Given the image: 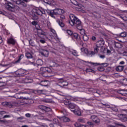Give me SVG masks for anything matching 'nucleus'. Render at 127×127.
I'll use <instances>...</instances> for the list:
<instances>
[{"instance_id":"nucleus-1","label":"nucleus","mask_w":127,"mask_h":127,"mask_svg":"<svg viewBox=\"0 0 127 127\" xmlns=\"http://www.w3.org/2000/svg\"><path fill=\"white\" fill-rule=\"evenodd\" d=\"M69 18L70 19L69 21V24H70L71 26L75 25L76 28L79 30V33H80L81 35L84 36L86 35V31L83 29V25H82L81 21L73 14L69 15Z\"/></svg>"},{"instance_id":"nucleus-2","label":"nucleus","mask_w":127,"mask_h":127,"mask_svg":"<svg viewBox=\"0 0 127 127\" xmlns=\"http://www.w3.org/2000/svg\"><path fill=\"white\" fill-rule=\"evenodd\" d=\"M5 1V7L8 10L13 11V9L15 7V4L22 5V6H26V3L22 2V0H4Z\"/></svg>"},{"instance_id":"nucleus-3","label":"nucleus","mask_w":127,"mask_h":127,"mask_svg":"<svg viewBox=\"0 0 127 127\" xmlns=\"http://www.w3.org/2000/svg\"><path fill=\"white\" fill-rule=\"evenodd\" d=\"M32 12L34 15L41 16L43 19H45V17L47 16L45 10L42 8H34L32 10Z\"/></svg>"},{"instance_id":"nucleus-4","label":"nucleus","mask_w":127,"mask_h":127,"mask_svg":"<svg viewBox=\"0 0 127 127\" xmlns=\"http://www.w3.org/2000/svg\"><path fill=\"white\" fill-rule=\"evenodd\" d=\"M48 14L51 15L52 17H54V14H62L64 13V10L61 8H56L52 11H49L48 12Z\"/></svg>"},{"instance_id":"nucleus-5","label":"nucleus","mask_w":127,"mask_h":127,"mask_svg":"<svg viewBox=\"0 0 127 127\" xmlns=\"http://www.w3.org/2000/svg\"><path fill=\"white\" fill-rule=\"evenodd\" d=\"M71 37L72 40H74V41H76L77 43H79L80 42V44H82V45L84 44V43H83V42L81 41V37L76 33H74L72 34Z\"/></svg>"},{"instance_id":"nucleus-6","label":"nucleus","mask_w":127,"mask_h":127,"mask_svg":"<svg viewBox=\"0 0 127 127\" xmlns=\"http://www.w3.org/2000/svg\"><path fill=\"white\" fill-rule=\"evenodd\" d=\"M49 126L50 127H62L60 121L57 118L54 119L53 123L50 124Z\"/></svg>"},{"instance_id":"nucleus-7","label":"nucleus","mask_w":127,"mask_h":127,"mask_svg":"<svg viewBox=\"0 0 127 127\" xmlns=\"http://www.w3.org/2000/svg\"><path fill=\"white\" fill-rule=\"evenodd\" d=\"M15 74L18 77L24 76L26 74V70L20 68L15 71Z\"/></svg>"},{"instance_id":"nucleus-8","label":"nucleus","mask_w":127,"mask_h":127,"mask_svg":"<svg viewBox=\"0 0 127 127\" xmlns=\"http://www.w3.org/2000/svg\"><path fill=\"white\" fill-rule=\"evenodd\" d=\"M60 17L61 19H58L57 20V22L58 23V24L61 27H64V26H65V24H64L63 20L62 19H65V16L64 15H61Z\"/></svg>"},{"instance_id":"nucleus-9","label":"nucleus","mask_w":127,"mask_h":127,"mask_svg":"<svg viewBox=\"0 0 127 127\" xmlns=\"http://www.w3.org/2000/svg\"><path fill=\"white\" fill-rule=\"evenodd\" d=\"M33 80L29 77L27 76L25 78H22L21 80V83L24 84H28L30 83H32Z\"/></svg>"},{"instance_id":"nucleus-10","label":"nucleus","mask_w":127,"mask_h":127,"mask_svg":"<svg viewBox=\"0 0 127 127\" xmlns=\"http://www.w3.org/2000/svg\"><path fill=\"white\" fill-rule=\"evenodd\" d=\"M105 41H104L103 39H101L96 43V47L95 48H98V49H99V48L103 47Z\"/></svg>"},{"instance_id":"nucleus-11","label":"nucleus","mask_w":127,"mask_h":127,"mask_svg":"<svg viewBox=\"0 0 127 127\" xmlns=\"http://www.w3.org/2000/svg\"><path fill=\"white\" fill-rule=\"evenodd\" d=\"M58 120L61 124H62V123H68L70 122V119L66 117H60Z\"/></svg>"},{"instance_id":"nucleus-12","label":"nucleus","mask_w":127,"mask_h":127,"mask_svg":"<svg viewBox=\"0 0 127 127\" xmlns=\"http://www.w3.org/2000/svg\"><path fill=\"white\" fill-rule=\"evenodd\" d=\"M40 71H42V73H45L46 72L51 73V72H52V69L48 67H42L40 68Z\"/></svg>"},{"instance_id":"nucleus-13","label":"nucleus","mask_w":127,"mask_h":127,"mask_svg":"<svg viewBox=\"0 0 127 127\" xmlns=\"http://www.w3.org/2000/svg\"><path fill=\"white\" fill-rule=\"evenodd\" d=\"M32 65H34V66H42L43 65V61L41 60V59L37 60L36 62V64L34 62L31 63Z\"/></svg>"},{"instance_id":"nucleus-14","label":"nucleus","mask_w":127,"mask_h":127,"mask_svg":"<svg viewBox=\"0 0 127 127\" xmlns=\"http://www.w3.org/2000/svg\"><path fill=\"white\" fill-rule=\"evenodd\" d=\"M91 119L93 123H95V124H100V119L98 118V117L95 115L92 116L91 117Z\"/></svg>"},{"instance_id":"nucleus-15","label":"nucleus","mask_w":127,"mask_h":127,"mask_svg":"<svg viewBox=\"0 0 127 127\" xmlns=\"http://www.w3.org/2000/svg\"><path fill=\"white\" fill-rule=\"evenodd\" d=\"M7 42L8 44H11V45L14 46L15 45V43H16V41L12 38H10L7 39Z\"/></svg>"},{"instance_id":"nucleus-16","label":"nucleus","mask_w":127,"mask_h":127,"mask_svg":"<svg viewBox=\"0 0 127 127\" xmlns=\"http://www.w3.org/2000/svg\"><path fill=\"white\" fill-rule=\"evenodd\" d=\"M118 94H120L122 96H127V89H119L118 90Z\"/></svg>"},{"instance_id":"nucleus-17","label":"nucleus","mask_w":127,"mask_h":127,"mask_svg":"<svg viewBox=\"0 0 127 127\" xmlns=\"http://www.w3.org/2000/svg\"><path fill=\"white\" fill-rule=\"evenodd\" d=\"M39 108L40 109H41V110H42L43 111H45V112H50V111H51V108L43 105H40L39 106Z\"/></svg>"},{"instance_id":"nucleus-18","label":"nucleus","mask_w":127,"mask_h":127,"mask_svg":"<svg viewBox=\"0 0 127 127\" xmlns=\"http://www.w3.org/2000/svg\"><path fill=\"white\" fill-rule=\"evenodd\" d=\"M37 34L40 38H44V37L45 36V32L41 30L38 31Z\"/></svg>"},{"instance_id":"nucleus-19","label":"nucleus","mask_w":127,"mask_h":127,"mask_svg":"<svg viewBox=\"0 0 127 127\" xmlns=\"http://www.w3.org/2000/svg\"><path fill=\"white\" fill-rule=\"evenodd\" d=\"M49 84L48 80H42L40 82V85L43 87H47Z\"/></svg>"},{"instance_id":"nucleus-20","label":"nucleus","mask_w":127,"mask_h":127,"mask_svg":"<svg viewBox=\"0 0 127 127\" xmlns=\"http://www.w3.org/2000/svg\"><path fill=\"white\" fill-rule=\"evenodd\" d=\"M73 112L75 115L76 116H80L81 115V110H80V108L77 107L76 109H75L73 111Z\"/></svg>"},{"instance_id":"nucleus-21","label":"nucleus","mask_w":127,"mask_h":127,"mask_svg":"<svg viewBox=\"0 0 127 127\" xmlns=\"http://www.w3.org/2000/svg\"><path fill=\"white\" fill-rule=\"evenodd\" d=\"M41 54L43 55V56L47 57L49 54V52H48L47 50H42L41 52Z\"/></svg>"},{"instance_id":"nucleus-22","label":"nucleus","mask_w":127,"mask_h":127,"mask_svg":"<svg viewBox=\"0 0 127 127\" xmlns=\"http://www.w3.org/2000/svg\"><path fill=\"white\" fill-rule=\"evenodd\" d=\"M4 114H6L5 111H0V123H1L2 124L5 123V121L0 120L2 118V115H4Z\"/></svg>"},{"instance_id":"nucleus-23","label":"nucleus","mask_w":127,"mask_h":127,"mask_svg":"<svg viewBox=\"0 0 127 127\" xmlns=\"http://www.w3.org/2000/svg\"><path fill=\"white\" fill-rule=\"evenodd\" d=\"M77 107L78 106H77L76 104L70 103L68 105V107L67 108H68V109H76Z\"/></svg>"},{"instance_id":"nucleus-24","label":"nucleus","mask_w":127,"mask_h":127,"mask_svg":"<svg viewBox=\"0 0 127 127\" xmlns=\"http://www.w3.org/2000/svg\"><path fill=\"white\" fill-rule=\"evenodd\" d=\"M51 31L54 34V36L57 40H60L58 37V35H57V34L56 33V31H55V30L54 29H51Z\"/></svg>"},{"instance_id":"nucleus-25","label":"nucleus","mask_w":127,"mask_h":127,"mask_svg":"<svg viewBox=\"0 0 127 127\" xmlns=\"http://www.w3.org/2000/svg\"><path fill=\"white\" fill-rule=\"evenodd\" d=\"M124 68H125L124 66L119 65L116 67V71H117V72H122V71L124 70Z\"/></svg>"},{"instance_id":"nucleus-26","label":"nucleus","mask_w":127,"mask_h":127,"mask_svg":"<svg viewBox=\"0 0 127 127\" xmlns=\"http://www.w3.org/2000/svg\"><path fill=\"white\" fill-rule=\"evenodd\" d=\"M98 51H99V49H98V48H95L94 51H91L90 55H91V56H94L96 53H98Z\"/></svg>"},{"instance_id":"nucleus-27","label":"nucleus","mask_w":127,"mask_h":127,"mask_svg":"<svg viewBox=\"0 0 127 127\" xmlns=\"http://www.w3.org/2000/svg\"><path fill=\"white\" fill-rule=\"evenodd\" d=\"M120 119H121V121H122V122H127V116H126V115H125L124 114H121L120 115Z\"/></svg>"},{"instance_id":"nucleus-28","label":"nucleus","mask_w":127,"mask_h":127,"mask_svg":"<svg viewBox=\"0 0 127 127\" xmlns=\"http://www.w3.org/2000/svg\"><path fill=\"white\" fill-rule=\"evenodd\" d=\"M59 85L60 86V87H65L66 86H68V83L65 84V82H64V80H62V81L59 82Z\"/></svg>"},{"instance_id":"nucleus-29","label":"nucleus","mask_w":127,"mask_h":127,"mask_svg":"<svg viewBox=\"0 0 127 127\" xmlns=\"http://www.w3.org/2000/svg\"><path fill=\"white\" fill-rule=\"evenodd\" d=\"M24 57V55H23V54H21L18 57V59L15 62V63H19L21 59H22V58H23Z\"/></svg>"},{"instance_id":"nucleus-30","label":"nucleus","mask_w":127,"mask_h":127,"mask_svg":"<svg viewBox=\"0 0 127 127\" xmlns=\"http://www.w3.org/2000/svg\"><path fill=\"white\" fill-rule=\"evenodd\" d=\"M49 73L50 72H42V76H43V77H45V78H47L48 77H50V76L48 75Z\"/></svg>"},{"instance_id":"nucleus-31","label":"nucleus","mask_w":127,"mask_h":127,"mask_svg":"<svg viewBox=\"0 0 127 127\" xmlns=\"http://www.w3.org/2000/svg\"><path fill=\"white\" fill-rule=\"evenodd\" d=\"M25 56L28 59H30V58H32V55L29 52L26 53Z\"/></svg>"},{"instance_id":"nucleus-32","label":"nucleus","mask_w":127,"mask_h":127,"mask_svg":"<svg viewBox=\"0 0 127 127\" xmlns=\"http://www.w3.org/2000/svg\"><path fill=\"white\" fill-rule=\"evenodd\" d=\"M82 39L84 41H88L89 40V37L85 34L82 36Z\"/></svg>"},{"instance_id":"nucleus-33","label":"nucleus","mask_w":127,"mask_h":127,"mask_svg":"<svg viewBox=\"0 0 127 127\" xmlns=\"http://www.w3.org/2000/svg\"><path fill=\"white\" fill-rule=\"evenodd\" d=\"M115 46L116 48H122V44L119 42L115 43Z\"/></svg>"},{"instance_id":"nucleus-34","label":"nucleus","mask_w":127,"mask_h":127,"mask_svg":"<svg viewBox=\"0 0 127 127\" xmlns=\"http://www.w3.org/2000/svg\"><path fill=\"white\" fill-rule=\"evenodd\" d=\"M121 83L125 86H127V78H124L121 81Z\"/></svg>"},{"instance_id":"nucleus-35","label":"nucleus","mask_w":127,"mask_h":127,"mask_svg":"<svg viewBox=\"0 0 127 127\" xmlns=\"http://www.w3.org/2000/svg\"><path fill=\"white\" fill-rule=\"evenodd\" d=\"M64 104L66 107L68 108L69 107V105H70V103L69 100H65L64 101Z\"/></svg>"},{"instance_id":"nucleus-36","label":"nucleus","mask_w":127,"mask_h":127,"mask_svg":"<svg viewBox=\"0 0 127 127\" xmlns=\"http://www.w3.org/2000/svg\"><path fill=\"white\" fill-rule=\"evenodd\" d=\"M58 64H56V63H52L50 65V67L52 68L53 67H58Z\"/></svg>"},{"instance_id":"nucleus-37","label":"nucleus","mask_w":127,"mask_h":127,"mask_svg":"<svg viewBox=\"0 0 127 127\" xmlns=\"http://www.w3.org/2000/svg\"><path fill=\"white\" fill-rule=\"evenodd\" d=\"M70 2L72 4H74V5H78V1L76 0H70Z\"/></svg>"},{"instance_id":"nucleus-38","label":"nucleus","mask_w":127,"mask_h":127,"mask_svg":"<svg viewBox=\"0 0 127 127\" xmlns=\"http://www.w3.org/2000/svg\"><path fill=\"white\" fill-rule=\"evenodd\" d=\"M72 55H74V56H79V55H78V52L76 51V50H73L72 52Z\"/></svg>"},{"instance_id":"nucleus-39","label":"nucleus","mask_w":127,"mask_h":127,"mask_svg":"<svg viewBox=\"0 0 127 127\" xmlns=\"http://www.w3.org/2000/svg\"><path fill=\"white\" fill-rule=\"evenodd\" d=\"M66 32L68 35L71 37V36L74 34L73 33V31L70 30H67Z\"/></svg>"},{"instance_id":"nucleus-40","label":"nucleus","mask_w":127,"mask_h":127,"mask_svg":"<svg viewBox=\"0 0 127 127\" xmlns=\"http://www.w3.org/2000/svg\"><path fill=\"white\" fill-rule=\"evenodd\" d=\"M29 44L30 45H31V46H34V42L31 39L29 41Z\"/></svg>"},{"instance_id":"nucleus-41","label":"nucleus","mask_w":127,"mask_h":127,"mask_svg":"<svg viewBox=\"0 0 127 127\" xmlns=\"http://www.w3.org/2000/svg\"><path fill=\"white\" fill-rule=\"evenodd\" d=\"M120 36L121 37H126L127 36V33L126 32H122L120 34Z\"/></svg>"},{"instance_id":"nucleus-42","label":"nucleus","mask_w":127,"mask_h":127,"mask_svg":"<svg viewBox=\"0 0 127 127\" xmlns=\"http://www.w3.org/2000/svg\"><path fill=\"white\" fill-rule=\"evenodd\" d=\"M77 6L79 7L80 9H82L84 8V6H83V5H82L81 4L78 3V4L77 5Z\"/></svg>"},{"instance_id":"nucleus-43","label":"nucleus","mask_w":127,"mask_h":127,"mask_svg":"<svg viewBox=\"0 0 127 127\" xmlns=\"http://www.w3.org/2000/svg\"><path fill=\"white\" fill-rule=\"evenodd\" d=\"M93 93L94 94H98L99 95H100V91H99V90H98V89L94 90V91H93Z\"/></svg>"},{"instance_id":"nucleus-44","label":"nucleus","mask_w":127,"mask_h":127,"mask_svg":"<svg viewBox=\"0 0 127 127\" xmlns=\"http://www.w3.org/2000/svg\"><path fill=\"white\" fill-rule=\"evenodd\" d=\"M98 71H100V72H103V71H104V70H105V68H104V67H98Z\"/></svg>"},{"instance_id":"nucleus-45","label":"nucleus","mask_w":127,"mask_h":127,"mask_svg":"<svg viewBox=\"0 0 127 127\" xmlns=\"http://www.w3.org/2000/svg\"><path fill=\"white\" fill-rule=\"evenodd\" d=\"M103 106L104 107H105V108H106L107 109H110V108H111V106L107 104H104Z\"/></svg>"},{"instance_id":"nucleus-46","label":"nucleus","mask_w":127,"mask_h":127,"mask_svg":"<svg viewBox=\"0 0 127 127\" xmlns=\"http://www.w3.org/2000/svg\"><path fill=\"white\" fill-rule=\"evenodd\" d=\"M78 122H79V123H85V120L83 119H78Z\"/></svg>"},{"instance_id":"nucleus-47","label":"nucleus","mask_w":127,"mask_h":127,"mask_svg":"<svg viewBox=\"0 0 127 127\" xmlns=\"http://www.w3.org/2000/svg\"><path fill=\"white\" fill-rule=\"evenodd\" d=\"M86 72H92V73H94V72H95V71H94V70H93L92 69L87 68V69H86Z\"/></svg>"},{"instance_id":"nucleus-48","label":"nucleus","mask_w":127,"mask_h":127,"mask_svg":"<svg viewBox=\"0 0 127 127\" xmlns=\"http://www.w3.org/2000/svg\"><path fill=\"white\" fill-rule=\"evenodd\" d=\"M91 65H93V66H98V65H100V64L99 63H91Z\"/></svg>"},{"instance_id":"nucleus-49","label":"nucleus","mask_w":127,"mask_h":127,"mask_svg":"<svg viewBox=\"0 0 127 127\" xmlns=\"http://www.w3.org/2000/svg\"><path fill=\"white\" fill-rule=\"evenodd\" d=\"M45 101H46V103H51L53 102L52 100H51V99H46Z\"/></svg>"},{"instance_id":"nucleus-50","label":"nucleus","mask_w":127,"mask_h":127,"mask_svg":"<svg viewBox=\"0 0 127 127\" xmlns=\"http://www.w3.org/2000/svg\"><path fill=\"white\" fill-rule=\"evenodd\" d=\"M113 111H114V112H119V110L117 107L113 108Z\"/></svg>"},{"instance_id":"nucleus-51","label":"nucleus","mask_w":127,"mask_h":127,"mask_svg":"<svg viewBox=\"0 0 127 127\" xmlns=\"http://www.w3.org/2000/svg\"><path fill=\"white\" fill-rule=\"evenodd\" d=\"M0 14H2V15H5L6 12L4 11H0Z\"/></svg>"},{"instance_id":"nucleus-52","label":"nucleus","mask_w":127,"mask_h":127,"mask_svg":"<svg viewBox=\"0 0 127 127\" xmlns=\"http://www.w3.org/2000/svg\"><path fill=\"white\" fill-rule=\"evenodd\" d=\"M1 78L0 77V87H2L3 86V82L1 81Z\"/></svg>"},{"instance_id":"nucleus-53","label":"nucleus","mask_w":127,"mask_h":127,"mask_svg":"<svg viewBox=\"0 0 127 127\" xmlns=\"http://www.w3.org/2000/svg\"><path fill=\"white\" fill-rule=\"evenodd\" d=\"M22 2L26 4L27 2H29V0H22Z\"/></svg>"},{"instance_id":"nucleus-54","label":"nucleus","mask_w":127,"mask_h":127,"mask_svg":"<svg viewBox=\"0 0 127 127\" xmlns=\"http://www.w3.org/2000/svg\"><path fill=\"white\" fill-rule=\"evenodd\" d=\"M96 39H97V38L94 36H92L91 38V40H92L93 41H95Z\"/></svg>"},{"instance_id":"nucleus-55","label":"nucleus","mask_w":127,"mask_h":127,"mask_svg":"<svg viewBox=\"0 0 127 127\" xmlns=\"http://www.w3.org/2000/svg\"><path fill=\"white\" fill-rule=\"evenodd\" d=\"M37 92L38 94H42V92H43V90H37Z\"/></svg>"},{"instance_id":"nucleus-56","label":"nucleus","mask_w":127,"mask_h":127,"mask_svg":"<svg viewBox=\"0 0 127 127\" xmlns=\"http://www.w3.org/2000/svg\"><path fill=\"white\" fill-rule=\"evenodd\" d=\"M32 25H37V22L36 21H33L32 22Z\"/></svg>"},{"instance_id":"nucleus-57","label":"nucleus","mask_w":127,"mask_h":127,"mask_svg":"<svg viewBox=\"0 0 127 127\" xmlns=\"http://www.w3.org/2000/svg\"><path fill=\"white\" fill-rule=\"evenodd\" d=\"M40 42L41 43L44 44V43H45V40L41 39V40H40Z\"/></svg>"},{"instance_id":"nucleus-58","label":"nucleus","mask_w":127,"mask_h":127,"mask_svg":"<svg viewBox=\"0 0 127 127\" xmlns=\"http://www.w3.org/2000/svg\"><path fill=\"white\" fill-rule=\"evenodd\" d=\"M10 117L9 115H5L3 117V119H6L7 118H10Z\"/></svg>"},{"instance_id":"nucleus-59","label":"nucleus","mask_w":127,"mask_h":127,"mask_svg":"<svg viewBox=\"0 0 127 127\" xmlns=\"http://www.w3.org/2000/svg\"><path fill=\"white\" fill-rule=\"evenodd\" d=\"M120 17H121V18L123 19V20H124L125 21H126V20H127V18L126 17H123V16H121Z\"/></svg>"},{"instance_id":"nucleus-60","label":"nucleus","mask_w":127,"mask_h":127,"mask_svg":"<svg viewBox=\"0 0 127 127\" xmlns=\"http://www.w3.org/2000/svg\"><path fill=\"white\" fill-rule=\"evenodd\" d=\"M25 116L27 118H30V114L29 113H27L25 114Z\"/></svg>"},{"instance_id":"nucleus-61","label":"nucleus","mask_w":127,"mask_h":127,"mask_svg":"<svg viewBox=\"0 0 127 127\" xmlns=\"http://www.w3.org/2000/svg\"><path fill=\"white\" fill-rule=\"evenodd\" d=\"M2 37H1V36H0V44H1V43H2Z\"/></svg>"},{"instance_id":"nucleus-62","label":"nucleus","mask_w":127,"mask_h":127,"mask_svg":"<svg viewBox=\"0 0 127 127\" xmlns=\"http://www.w3.org/2000/svg\"><path fill=\"white\" fill-rule=\"evenodd\" d=\"M107 54H108V55H109L110 54H111V51L110 50H107Z\"/></svg>"},{"instance_id":"nucleus-63","label":"nucleus","mask_w":127,"mask_h":127,"mask_svg":"<svg viewBox=\"0 0 127 127\" xmlns=\"http://www.w3.org/2000/svg\"><path fill=\"white\" fill-rule=\"evenodd\" d=\"M100 57L101 58V59H104L106 57L105 56V55H100Z\"/></svg>"},{"instance_id":"nucleus-64","label":"nucleus","mask_w":127,"mask_h":127,"mask_svg":"<svg viewBox=\"0 0 127 127\" xmlns=\"http://www.w3.org/2000/svg\"><path fill=\"white\" fill-rule=\"evenodd\" d=\"M87 124H88V125H89V126H92V125H93V123L90 122H87Z\"/></svg>"}]
</instances>
